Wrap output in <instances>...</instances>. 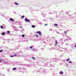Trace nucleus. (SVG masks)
Here are the masks:
<instances>
[{
	"mask_svg": "<svg viewBox=\"0 0 76 76\" xmlns=\"http://www.w3.org/2000/svg\"><path fill=\"white\" fill-rule=\"evenodd\" d=\"M25 21H26V22H30V20H29L26 18H25Z\"/></svg>",
	"mask_w": 76,
	"mask_h": 76,
	"instance_id": "1",
	"label": "nucleus"
},
{
	"mask_svg": "<svg viewBox=\"0 0 76 76\" xmlns=\"http://www.w3.org/2000/svg\"><path fill=\"white\" fill-rule=\"evenodd\" d=\"M37 34H38L39 35H41V31H39L37 32Z\"/></svg>",
	"mask_w": 76,
	"mask_h": 76,
	"instance_id": "2",
	"label": "nucleus"
},
{
	"mask_svg": "<svg viewBox=\"0 0 76 76\" xmlns=\"http://www.w3.org/2000/svg\"><path fill=\"white\" fill-rule=\"evenodd\" d=\"M42 73L44 74H46V73H47V71H45V70L43 71V72H42Z\"/></svg>",
	"mask_w": 76,
	"mask_h": 76,
	"instance_id": "3",
	"label": "nucleus"
},
{
	"mask_svg": "<svg viewBox=\"0 0 76 76\" xmlns=\"http://www.w3.org/2000/svg\"><path fill=\"white\" fill-rule=\"evenodd\" d=\"M48 63H51V61L50 59H48Z\"/></svg>",
	"mask_w": 76,
	"mask_h": 76,
	"instance_id": "4",
	"label": "nucleus"
},
{
	"mask_svg": "<svg viewBox=\"0 0 76 76\" xmlns=\"http://www.w3.org/2000/svg\"><path fill=\"white\" fill-rule=\"evenodd\" d=\"M10 20L11 21H12V22H14V20L12 18H10Z\"/></svg>",
	"mask_w": 76,
	"mask_h": 76,
	"instance_id": "5",
	"label": "nucleus"
},
{
	"mask_svg": "<svg viewBox=\"0 0 76 76\" xmlns=\"http://www.w3.org/2000/svg\"><path fill=\"white\" fill-rule=\"evenodd\" d=\"M59 73L61 75H63V72L62 71H60V72H59Z\"/></svg>",
	"mask_w": 76,
	"mask_h": 76,
	"instance_id": "6",
	"label": "nucleus"
},
{
	"mask_svg": "<svg viewBox=\"0 0 76 76\" xmlns=\"http://www.w3.org/2000/svg\"><path fill=\"white\" fill-rule=\"evenodd\" d=\"M31 27L32 28H35V25H32L31 26Z\"/></svg>",
	"mask_w": 76,
	"mask_h": 76,
	"instance_id": "7",
	"label": "nucleus"
},
{
	"mask_svg": "<svg viewBox=\"0 0 76 76\" xmlns=\"http://www.w3.org/2000/svg\"><path fill=\"white\" fill-rule=\"evenodd\" d=\"M1 34H2V35H4L5 34V33H4V32L2 33H1Z\"/></svg>",
	"mask_w": 76,
	"mask_h": 76,
	"instance_id": "8",
	"label": "nucleus"
},
{
	"mask_svg": "<svg viewBox=\"0 0 76 76\" xmlns=\"http://www.w3.org/2000/svg\"><path fill=\"white\" fill-rule=\"evenodd\" d=\"M50 49V50H53L55 49V48H51Z\"/></svg>",
	"mask_w": 76,
	"mask_h": 76,
	"instance_id": "9",
	"label": "nucleus"
},
{
	"mask_svg": "<svg viewBox=\"0 0 76 76\" xmlns=\"http://www.w3.org/2000/svg\"><path fill=\"white\" fill-rule=\"evenodd\" d=\"M35 49L34 48L33 49H31V50L32 51H35Z\"/></svg>",
	"mask_w": 76,
	"mask_h": 76,
	"instance_id": "10",
	"label": "nucleus"
},
{
	"mask_svg": "<svg viewBox=\"0 0 76 76\" xmlns=\"http://www.w3.org/2000/svg\"><path fill=\"white\" fill-rule=\"evenodd\" d=\"M0 27L1 28V29H3V26H1Z\"/></svg>",
	"mask_w": 76,
	"mask_h": 76,
	"instance_id": "11",
	"label": "nucleus"
},
{
	"mask_svg": "<svg viewBox=\"0 0 76 76\" xmlns=\"http://www.w3.org/2000/svg\"><path fill=\"white\" fill-rule=\"evenodd\" d=\"M34 36H35V37H38V35L37 34L34 35Z\"/></svg>",
	"mask_w": 76,
	"mask_h": 76,
	"instance_id": "12",
	"label": "nucleus"
},
{
	"mask_svg": "<svg viewBox=\"0 0 76 76\" xmlns=\"http://www.w3.org/2000/svg\"><path fill=\"white\" fill-rule=\"evenodd\" d=\"M16 68H14L13 69V70H16Z\"/></svg>",
	"mask_w": 76,
	"mask_h": 76,
	"instance_id": "13",
	"label": "nucleus"
},
{
	"mask_svg": "<svg viewBox=\"0 0 76 76\" xmlns=\"http://www.w3.org/2000/svg\"><path fill=\"white\" fill-rule=\"evenodd\" d=\"M22 18H25V16L24 15H23L21 16Z\"/></svg>",
	"mask_w": 76,
	"mask_h": 76,
	"instance_id": "14",
	"label": "nucleus"
},
{
	"mask_svg": "<svg viewBox=\"0 0 76 76\" xmlns=\"http://www.w3.org/2000/svg\"><path fill=\"white\" fill-rule=\"evenodd\" d=\"M54 26H58V24H55Z\"/></svg>",
	"mask_w": 76,
	"mask_h": 76,
	"instance_id": "15",
	"label": "nucleus"
},
{
	"mask_svg": "<svg viewBox=\"0 0 76 76\" xmlns=\"http://www.w3.org/2000/svg\"><path fill=\"white\" fill-rule=\"evenodd\" d=\"M22 37H25V35L24 34H23L22 35Z\"/></svg>",
	"mask_w": 76,
	"mask_h": 76,
	"instance_id": "16",
	"label": "nucleus"
},
{
	"mask_svg": "<svg viewBox=\"0 0 76 76\" xmlns=\"http://www.w3.org/2000/svg\"><path fill=\"white\" fill-rule=\"evenodd\" d=\"M64 33L65 34H67V32L66 31H64Z\"/></svg>",
	"mask_w": 76,
	"mask_h": 76,
	"instance_id": "17",
	"label": "nucleus"
},
{
	"mask_svg": "<svg viewBox=\"0 0 76 76\" xmlns=\"http://www.w3.org/2000/svg\"><path fill=\"white\" fill-rule=\"evenodd\" d=\"M15 5H18V4H17V3L15 2Z\"/></svg>",
	"mask_w": 76,
	"mask_h": 76,
	"instance_id": "18",
	"label": "nucleus"
},
{
	"mask_svg": "<svg viewBox=\"0 0 76 76\" xmlns=\"http://www.w3.org/2000/svg\"><path fill=\"white\" fill-rule=\"evenodd\" d=\"M32 58H33V60H35V58H34V57H32Z\"/></svg>",
	"mask_w": 76,
	"mask_h": 76,
	"instance_id": "19",
	"label": "nucleus"
},
{
	"mask_svg": "<svg viewBox=\"0 0 76 76\" xmlns=\"http://www.w3.org/2000/svg\"><path fill=\"white\" fill-rule=\"evenodd\" d=\"M7 33H8V34H10V31H7Z\"/></svg>",
	"mask_w": 76,
	"mask_h": 76,
	"instance_id": "20",
	"label": "nucleus"
},
{
	"mask_svg": "<svg viewBox=\"0 0 76 76\" xmlns=\"http://www.w3.org/2000/svg\"><path fill=\"white\" fill-rule=\"evenodd\" d=\"M69 63H72V62L71 61H69Z\"/></svg>",
	"mask_w": 76,
	"mask_h": 76,
	"instance_id": "21",
	"label": "nucleus"
},
{
	"mask_svg": "<svg viewBox=\"0 0 76 76\" xmlns=\"http://www.w3.org/2000/svg\"><path fill=\"white\" fill-rule=\"evenodd\" d=\"M65 66H68V64H65Z\"/></svg>",
	"mask_w": 76,
	"mask_h": 76,
	"instance_id": "22",
	"label": "nucleus"
},
{
	"mask_svg": "<svg viewBox=\"0 0 76 76\" xmlns=\"http://www.w3.org/2000/svg\"><path fill=\"white\" fill-rule=\"evenodd\" d=\"M3 51V50H0V52H2Z\"/></svg>",
	"mask_w": 76,
	"mask_h": 76,
	"instance_id": "23",
	"label": "nucleus"
},
{
	"mask_svg": "<svg viewBox=\"0 0 76 76\" xmlns=\"http://www.w3.org/2000/svg\"><path fill=\"white\" fill-rule=\"evenodd\" d=\"M57 40H56V45H57Z\"/></svg>",
	"mask_w": 76,
	"mask_h": 76,
	"instance_id": "24",
	"label": "nucleus"
},
{
	"mask_svg": "<svg viewBox=\"0 0 76 76\" xmlns=\"http://www.w3.org/2000/svg\"><path fill=\"white\" fill-rule=\"evenodd\" d=\"M69 59H68L66 60V61H69Z\"/></svg>",
	"mask_w": 76,
	"mask_h": 76,
	"instance_id": "25",
	"label": "nucleus"
},
{
	"mask_svg": "<svg viewBox=\"0 0 76 76\" xmlns=\"http://www.w3.org/2000/svg\"><path fill=\"white\" fill-rule=\"evenodd\" d=\"M14 56H10V57H13Z\"/></svg>",
	"mask_w": 76,
	"mask_h": 76,
	"instance_id": "26",
	"label": "nucleus"
},
{
	"mask_svg": "<svg viewBox=\"0 0 76 76\" xmlns=\"http://www.w3.org/2000/svg\"><path fill=\"white\" fill-rule=\"evenodd\" d=\"M50 67H52V66H53L52 65H50Z\"/></svg>",
	"mask_w": 76,
	"mask_h": 76,
	"instance_id": "27",
	"label": "nucleus"
},
{
	"mask_svg": "<svg viewBox=\"0 0 76 76\" xmlns=\"http://www.w3.org/2000/svg\"><path fill=\"white\" fill-rule=\"evenodd\" d=\"M17 56V54H15L14 56Z\"/></svg>",
	"mask_w": 76,
	"mask_h": 76,
	"instance_id": "28",
	"label": "nucleus"
},
{
	"mask_svg": "<svg viewBox=\"0 0 76 76\" xmlns=\"http://www.w3.org/2000/svg\"><path fill=\"white\" fill-rule=\"evenodd\" d=\"M45 26H46V25H48V24H46L45 25Z\"/></svg>",
	"mask_w": 76,
	"mask_h": 76,
	"instance_id": "29",
	"label": "nucleus"
},
{
	"mask_svg": "<svg viewBox=\"0 0 76 76\" xmlns=\"http://www.w3.org/2000/svg\"><path fill=\"white\" fill-rule=\"evenodd\" d=\"M75 48H76V45H75Z\"/></svg>",
	"mask_w": 76,
	"mask_h": 76,
	"instance_id": "30",
	"label": "nucleus"
},
{
	"mask_svg": "<svg viewBox=\"0 0 76 76\" xmlns=\"http://www.w3.org/2000/svg\"><path fill=\"white\" fill-rule=\"evenodd\" d=\"M43 49V50H44V48H42V49H41V50H42V49Z\"/></svg>",
	"mask_w": 76,
	"mask_h": 76,
	"instance_id": "31",
	"label": "nucleus"
},
{
	"mask_svg": "<svg viewBox=\"0 0 76 76\" xmlns=\"http://www.w3.org/2000/svg\"><path fill=\"white\" fill-rule=\"evenodd\" d=\"M30 48H32V47H30Z\"/></svg>",
	"mask_w": 76,
	"mask_h": 76,
	"instance_id": "32",
	"label": "nucleus"
},
{
	"mask_svg": "<svg viewBox=\"0 0 76 76\" xmlns=\"http://www.w3.org/2000/svg\"><path fill=\"white\" fill-rule=\"evenodd\" d=\"M19 69H21V68H20Z\"/></svg>",
	"mask_w": 76,
	"mask_h": 76,
	"instance_id": "33",
	"label": "nucleus"
},
{
	"mask_svg": "<svg viewBox=\"0 0 76 76\" xmlns=\"http://www.w3.org/2000/svg\"><path fill=\"white\" fill-rule=\"evenodd\" d=\"M31 48V49H32V48Z\"/></svg>",
	"mask_w": 76,
	"mask_h": 76,
	"instance_id": "34",
	"label": "nucleus"
},
{
	"mask_svg": "<svg viewBox=\"0 0 76 76\" xmlns=\"http://www.w3.org/2000/svg\"><path fill=\"white\" fill-rule=\"evenodd\" d=\"M0 62H1V61H0Z\"/></svg>",
	"mask_w": 76,
	"mask_h": 76,
	"instance_id": "35",
	"label": "nucleus"
}]
</instances>
